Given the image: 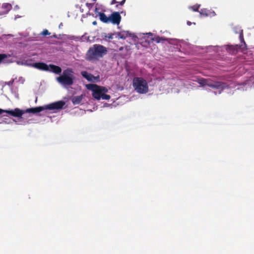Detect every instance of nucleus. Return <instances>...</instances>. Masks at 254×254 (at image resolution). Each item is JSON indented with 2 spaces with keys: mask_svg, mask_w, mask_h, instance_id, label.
I'll use <instances>...</instances> for the list:
<instances>
[{
  "mask_svg": "<svg viewBox=\"0 0 254 254\" xmlns=\"http://www.w3.org/2000/svg\"><path fill=\"white\" fill-rule=\"evenodd\" d=\"M5 113L10 116L14 117L20 118L25 113V110H21L19 108H15L14 110H5Z\"/></svg>",
  "mask_w": 254,
  "mask_h": 254,
  "instance_id": "nucleus-8",
  "label": "nucleus"
},
{
  "mask_svg": "<svg viewBox=\"0 0 254 254\" xmlns=\"http://www.w3.org/2000/svg\"><path fill=\"white\" fill-rule=\"evenodd\" d=\"M200 6V5H198V4H196V5H194L192 6H191L190 8L191 9H192V10L195 11H197L199 7Z\"/></svg>",
  "mask_w": 254,
  "mask_h": 254,
  "instance_id": "nucleus-22",
  "label": "nucleus"
},
{
  "mask_svg": "<svg viewBox=\"0 0 254 254\" xmlns=\"http://www.w3.org/2000/svg\"><path fill=\"white\" fill-rule=\"evenodd\" d=\"M199 13L201 16L212 17L215 15V13L214 11H210L206 9H201L199 11Z\"/></svg>",
  "mask_w": 254,
  "mask_h": 254,
  "instance_id": "nucleus-12",
  "label": "nucleus"
},
{
  "mask_svg": "<svg viewBox=\"0 0 254 254\" xmlns=\"http://www.w3.org/2000/svg\"><path fill=\"white\" fill-rule=\"evenodd\" d=\"M11 8V5L8 3L0 4V15L7 14Z\"/></svg>",
  "mask_w": 254,
  "mask_h": 254,
  "instance_id": "nucleus-10",
  "label": "nucleus"
},
{
  "mask_svg": "<svg viewBox=\"0 0 254 254\" xmlns=\"http://www.w3.org/2000/svg\"><path fill=\"white\" fill-rule=\"evenodd\" d=\"M115 3H118V1H117L116 0H112L111 2V4H114Z\"/></svg>",
  "mask_w": 254,
  "mask_h": 254,
  "instance_id": "nucleus-25",
  "label": "nucleus"
},
{
  "mask_svg": "<svg viewBox=\"0 0 254 254\" xmlns=\"http://www.w3.org/2000/svg\"><path fill=\"white\" fill-rule=\"evenodd\" d=\"M100 20L103 23H110L109 16L107 17L106 15L103 12H98Z\"/></svg>",
  "mask_w": 254,
  "mask_h": 254,
  "instance_id": "nucleus-14",
  "label": "nucleus"
},
{
  "mask_svg": "<svg viewBox=\"0 0 254 254\" xmlns=\"http://www.w3.org/2000/svg\"><path fill=\"white\" fill-rule=\"evenodd\" d=\"M126 2V0H123L121 2H118V4L116 5V7L118 8L119 7V5H123Z\"/></svg>",
  "mask_w": 254,
  "mask_h": 254,
  "instance_id": "nucleus-24",
  "label": "nucleus"
},
{
  "mask_svg": "<svg viewBox=\"0 0 254 254\" xmlns=\"http://www.w3.org/2000/svg\"><path fill=\"white\" fill-rule=\"evenodd\" d=\"M98 9L97 8H96L95 9V11H96V10H97Z\"/></svg>",
  "mask_w": 254,
  "mask_h": 254,
  "instance_id": "nucleus-30",
  "label": "nucleus"
},
{
  "mask_svg": "<svg viewBox=\"0 0 254 254\" xmlns=\"http://www.w3.org/2000/svg\"><path fill=\"white\" fill-rule=\"evenodd\" d=\"M81 74L83 77L86 78L89 81L95 82L99 78V76H95L93 74L88 73L86 71H82Z\"/></svg>",
  "mask_w": 254,
  "mask_h": 254,
  "instance_id": "nucleus-11",
  "label": "nucleus"
},
{
  "mask_svg": "<svg viewBox=\"0 0 254 254\" xmlns=\"http://www.w3.org/2000/svg\"><path fill=\"white\" fill-rule=\"evenodd\" d=\"M123 49H124V47H121L120 48L119 50L120 51H122Z\"/></svg>",
  "mask_w": 254,
  "mask_h": 254,
  "instance_id": "nucleus-28",
  "label": "nucleus"
},
{
  "mask_svg": "<svg viewBox=\"0 0 254 254\" xmlns=\"http://www.w3.org/2000/svg\"><path fill=\"white\" fill-rule=\"evenodd\" d=\"M86 86L87 89L92 91V96L98 100L101 99L109 100L111 98L109 95L106 94L108 92V89L105 87L94 84H88Z\"/></svg>",
  "mask_w": 254,
  "mask_h": 254,
  "instance_id": "nucleus-2",
  "label": "nucleus"
},
{
  "mask_svg": "<svg viewBox=\"0 0 254 254\" xmlns=\"http://www.w3.org/2000/svg\"><path fill=\"white\" fill-rule=\"evenodd\" d=\"M198 83L202 86H208L218 89L219 94L221 93V91L226 87L225 83L220 82H213L210 79H198Z\"/></svg>",
  "mask_w": 254,
  "mask_h": 254,
  "instance_id": "nucleus-6",
  "label": "nucleus"
},
{
  "mask_svg": "<svg viewBox=\"0 0 254 254\" xmlns=\"http://www.w3.org/2000/svg\"><path fill=\"white\" fill-rule=\"evenodd\" d=\"M49 68H50L51 71H52L53 72L59 74L62 72L61 68L57 65H55L54 64H50L49 66Z\"/></svg>",
  "mask_w": 254,
  "mask_h": 254,
  "instance_id": "nucleus-15",
  "label": "nucleus"
},
{
  "mask_svg": "<svg viewBox=\"0 0 254 254\" xmlns=\"http://www.w3.org/2000/svg\"><path fill=\"white\" fill-rule=\"evenodd\" d=\"M149 34H150V35H152L151 33H149Z\"/></svg>",
  "mask_w": 254,
  "mask_h": 254,
  "instance_id": "nucleus-31",
  "label": "nucleus"
},
{
  "mask_svg": "<svg viewBox=\"0 0 254 254\" xmlns=\"http://www.w3.org/2000/svg\"><path fill=\"white\" fill-rule=\"evenodd\" d=\"M235 32L236 33H239L240 34L239 38L241 42L244 43V48L246 49V44L244 41L243 30L241 29L240 27H235Z\"/></svg>",
  "mask_w": 254,
  "mask_h": 254,
  "instance_id": "nucleus-13",
  "label": "nucleus"
},
{
  "mask_svg": "<svg viewBox=\"0 0 254 254\" xmlns=\"http://www.w3.org/2000/svg\"><path fill=\"white\" fill-rule=\"evenodd\" d=\"M10 57V55H7L5 54H0V64L1 62L5 60V59Z\"/></svg>",
  "mask_w": 254,
  "mask_h": 254,
  "instance_id": "nucleus-19",
  "label": "nucleus"
},
{
  "mask_svg": "<svg viewBox=\"0 0 254 254\" xmlns=\"http://www.w3.org/2000/svg\"><path fill=\"white\" fill-rule=\"evenodd\" d=\"M130 35L131 34H130L128 31H123L117 33V36L120 39H125L127 37L130 36Z\"/></svg>",
  "mask_w": 254,
  "mask_h": 254,
  "instance_id": "nucleus-16",
  "label": "nucleus"
},
{
  "mask_svg": "<svg viewBox=\"0 0 254 254\" xmlns=\"http://www.w3.org/2000/svg\"><path fill=\"white\" fill-rule=\"evenodd\" d=\"M71 68L64 70L63 74L57 77L58 81L63 85H71L73 83L74 75Z\"/></svg>",
  "mask_w": 254,
  "mask_h": 254,
  "instance_id": "nucleus-4",
  "label": "nucleus"
},
{
  "mask_svg": "<svg viewBox=\"0 0 254 254\" xmlns=\"http://www.w3.org/2000/svg\"><path fill=\"white\" fill-rule=\"evenodd\" d=\"M107 48L100 44H94L87 51L85 59L90 62L98 61L107 54Z\"/></svg>",
  "mask_w": 254,
  "mask_h": 254,
  "instance_id": "nucleus-1",
  "label": "nucleus"
},
{
  "mask_svg": "<svg viewBox=\"0 0 254 254\" xmlns=\"http://www.w3.org/2000/svg\"><path fill=\"white\" fill-rule=\"evenodd\" d=\"M121 19L122 17L119 12H114L109 16L110 22L115 25H119Z\"/></svg>",
  "mask_w": 254,
  "mask_h": 254,
  "instance_id": "nucleus-7",
  "label": "nucleus"
},
{
  "mask_svg": "<svg viewBox=\"0 0 254 254\" xmlns=\"http://www.w3.org/2000/svg\"><path fill=\"white\" fill-rule=\"evenodd\" d=\"M114 35V34L113 33L106 34L104 37V39L106 40L113 39Z\"/></svg>",
  "mask_w": 254,
  "mask_h": 254,
  "instance_id": "nucleus-20",
  "label": "nucleus"
},
{
  "mask_svg": "<svg viewBox=\"0 0 254 254\" xmlns=\"http://www.w3.org/2000/svg\"><path fill=\"white\" fill-rule=\"evenodd\" d=\"M135 90L140 94L146 93L148 91V86L146 81L142 77H134L132 82Z\"/></svg>",
  "mask_w": 254,
  "mask_h": 254,
  "instance_id": "nucleus-5",
  "label": "nucleus"
},
{
  "mask_svg": "<svg viewBox=\"0 0 254 254\" xmlns=\"http://www.w3.org/2000/svg\"><path fill=\"white\" fill-rule=\"evenodd\" d=\"M5 112V110H3L1 109H0V115L2 113Z\"/></svg>",
  "mask_w": 254,
  "mask_h": 254,
  "instance_id": "nucleus-26",
  "label": "nucleus"
},
{
  "mask_svg": "<svg viewBox=\"0 0 254 254\" xmlns=\"http://www.w3.org/2000/svg\"><path fill=\"white\" fill-rule=\"evenodd\" d=\"M179 45L181 48H182L183 49H184L186 46V43L183 41L176 39V46H178Z\"/></svg>",
  "mask_w": 254,
  "mask_h": 254,
  "instance_id": "nucleus-18",
  "label": "nucleus"
},
{
  "mask_svg": "<svg viewBox=\"0 0 254 254\" xmlns=\"http://www.w3.org/2000/svg\"><path fill=\"white\" fill-rule=\"evenodd\" d=\"M93 24H94V25H96V21H94V22H93Z\"/></svg>",
  "mask_w": 254,
  "mask_h": 254,
  "instance_id": "nucleus-29",
  "label": "nucleus"
},
{
  "mask_svg": "<svg viewBox=\"0 0 254 254\" xmlns=\"http://www.w3.org/2000/svg\"><path fill=\"white\" fill-rule=\"evenodd\" d=\"M50 34L51 33L47 29L44 30L41 33V34L43 36L50 35Z\"/></svg>",
  "mask_w": 254,
  "mask_h": 254,
  "instance_id": "nucleus-23",
  "label": "nucleus"
},
{
  "mask_svg": "<svg viewBox=\"0 0 254 254\" xmlns=\"http://www.w3.org/2000/svg\"><path fill=\"white\" fill-rule=\"evenodd\" d=\"M64 104V102L63 101H60L54 103H52L51 104L45 105L44 106H40L27 109V110H25V113L36 114L40 113L45 110H59L62 109Z\"/></svg>",
  "mask_w": 254,
  "mask_h": 254,
  "instance_id": "nucleus-3",
  "label": "nucleus"
},
{
  "mask_svg": "<svg viewBox=\"0 0 254 254\" xmlns=\"http://www.w3.org/2000/svg\"><path fill=\"white\" fill-rule=\"evenodd\" d=\"M32 67H34L37 69L39 70H44V71H49V66L44 63H34L29 64Z\"/></svg>",
  "mask_w": 254,
  "mask_h": 254,
  "instance_id": "nucleus-9",
  "label": "nucleus"
},
{
  "mask_svg": "<svg viewBox=\"0 0 254 254\" xmlns=\"http://www.w3.org/2000/svg\"><path fill=\"white\" fill-rule=\"evenodd\" d=\"M162 40V38H160L159 36H157L154 37V38H152V40H153L154 41L156 42L157 43H160Z\"/></svg>",
  "mask_w": 254,
  "mask_h": 254,
  "instance_id": "nucleus-21",
  "label": "nucleus"
},
{
  "mask_svg": "<svg viewBox=\"0 0 254 254\" xmlns=\"http://www.w3.org/2000/svg\"><path fill=\"white\" fill-rule=\"evenodd\" d=\"M82 100V96H77L72 99V102L74 105L79 104Z\"/></svg>",
  "mask_w": 254,
  "mask_h": 254,
  "instance_id": "nucleus-17",
  "label": "nucleus"
},
{
  "mask_svg": "<svg viewBox=\"0 0 254 254\" xmlns=\"http://www.w3.org/2000/svg\"><path fill=\"white\" fill-rule=\"evenodd\" d=\"M187 24H188V25L190 26L191 24V22H190V21H188Z\"/></svg>",
  "mask_w": 254,
  "mask_h": 254,
  "instance_id": "nucleus-27",
  "label": "nucleus"
}]
</instances>
